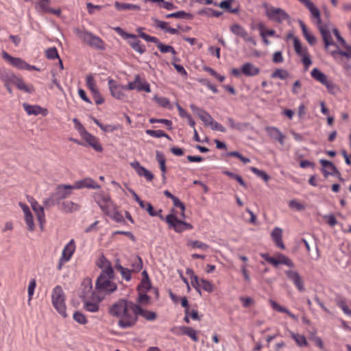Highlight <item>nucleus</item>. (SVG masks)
I'll list each match as a JSON object with an SVG mask.
<instances>
[{"label": "nucleus", "mask_w": 351, "mask_h": 351, "mask_svg": "<svg viewBox=\"0 0 351 351\" xmlns=\"http://www.w3.org/2000/svg\"><path fill=\"white\" fill-rule=\"evenodd\" d=\"M108 313L112 317L119 318L118 326L123 329L134 326L138 316L147 321H154L157 317L155 312L144 309L138 304L125 299H120L112 304L109 307Z\"/></svg>", "instance_id": "nucleus-1"}, {"label": "nucleus", "mask_w": 351, "mask_h": 351, "mask_svg": "<svg viewBox=\"0 0 351 351\" xmlns=\"http://www.w3.org/2000/svg\"><path fill=\"white\" fill-rule=\"evenodd\" d=\"M309 10L311 16L316 20L320 34L324 42L325 47L327 49L330 45H335L330 32L326 25L322 24L321 13L319 10L311 0H298Z\"/></svg>", "instance_id": "nucleus-2"}, {"label": "nucleus", "mask_w": 351, "mask_h": 351, "mask_svg": "<svg viewBox=\"0 0 351 351\" xmlns=\"http://www.w3.org/2000/svg\"><path fill=\"white\" fill-rule=\"evenodd\" d=\"M52 304L56 311L63 317H66L65 298L62 287L60 285L56 286L52 291L51 294Z\"/></svg>", "instance_id": "nucleus-3"}, {"label": "nucleus", "mask_w": 351, "mask_h": 351, "mask_svg": "<svg viewBox=\"0 0 351 351\" xmlns=\"http://www.w3.org/2000/svg\"><path fill=\"white\" fill-rule=\"evenodd\" d=\"M172 213L165 217V221L168 223L169 228L173 229L175 232L181 233L186 230H192L193 226L182 219H179L174 213V209L171 210Z\"/></svg>", "instance_id": "nucleus-4"}, {"label": "nucleus", "mask_w": 351, "mask_h": 351, "mask_svg": "<svg viewBox=\"0 0 351 351\" xmlns=\"http://www.w3.org/2000/svg\"><path fill=\"white\" fill-rule=\"evenodd\" d=\"M263 6L266 9V16L272 21L282 23L283 21H289L290 19L289 14L282 8L269 7L267 3H264Z\"/></svg>", "instance_id": "nucleus-5"}, {"label": "nucleus", "mask_w": 351, "mask_h": 351, "mask_svg": "<svg viewBox=\"0 0 351 351\" xmlns=\"http://www.w3.org/2000/svg\"><path fill=\"white\" fill-rule=\"evenodd\" d=\"M93 198L102 212L106 215H109L110 210L114 208V204H113L109 194L104 191L95 193Z\"/></svg>", "instance_id": "nucleus-6"}, {"label": "nucleus", "mask_w": 351, "mask_h": 351, "mask_svg": "<svg viewBox=\"0 0 351 351\" xmlns=\"http://www.w3.org/2000/svg\"><path fill=\"white\" fill-rule=\"evenodd\" d=\"M113 278H109L104 273H101L96 280V289L99 291H104L108 293L114 291L117 286L115 283L110 281V280Z\"/></svg>", "instance_id": "nucleus-7"}, {"label": "nucleus", "mask_w": 351, "mask_h": 351, "mask_svg": "<svg viewBox=\"0 0 351 351\" xmlns=\"http://www.w3.org/2000/svg\"><path fill=\"white\" fill-rule=\"evenodd\" d=\"M73 189H75L73 185H59L56 193L51 197V198L46 201V203H51V205L59 204L62 199L67 198L72 193V190Z\"/></svg>", "instance_id": "nucleus-8"}, {"label": "nucleus", "mask_w": 351, "mask_h": 351, "mask_svg": "<svg viewBox=\"0 0 351 351\" xmlns=\"http://www.w3.org/2000/svg\"><path fill=\"white\" fill-rule=\"evenodd\" d=\"M79 296L82 300L94 299L95 293L93 291L92 280L90 278H86L83 280L80 289Z\"/></svg>", "instance_id": "nucleus-9"}, {"label": "nucleus", "mask_w": 351, "mask_h": 351, "mask_svg": "<svg viewBox=\"0 0 351 351\" xmlns=\"http://www.w3.org/2000/svg\"><path fill=\"white\" fill-rule=\"evenodd\" d=\"M230 31L234 35L242 38L245 42L256 45V42L253 37L250 36L248 32L240 25L235 23L230 26Z\"/></svg>", "instance_id": "nucleus-10"}, {"label": "nucleus", "mask_w": 351, "mask_h": 351, "mask_svg": "<svg viewBox=\"0 0 351 351\" xmlns=\"http://www.w3.org/2000/svg\"><path fill=\"white\" fill-rule=\"evenodd\" d=\"M190 108L193 113L196 114L206 126H210L213 123V118L204 109L196 106L195 104H191Z\"/></svg>", "instance_id": "nucleus-11"}, {"label": "nucleus", "mask_w": 351, "mask_h": 351, "mask_svg": "<svg viewBox=\"0 0 351 351\" xmlns=\"http://www.w3.org/2000/svg\"><path fill=\"white\" fill-rule=\"evenodd\" d=\"M285 274L287 278L293 282L299 291L302 292L304 291V282L298 271L293 270H287Z\"/></svg>", "instance_id": "nucleus-12"}, {"label": "nucleus", "mask_w": 351, "mask_h": 351, "mask_svg": "<svg viewBox=\"0 0 351 351\" xmlns=\"http://www.w3.org/2000/svg\"><path fill=\"white\" fill-rule=\"evenodd\" d=\"M97 266L101 269V273H104L109 278H114V270L111 263L104 255H102L97 261Z\"/></svg>", "instance_id": "nucleus-13"}, {"label": "nucleus", "mask_w": 351, "mask_h": 351, "mask_svg": "<svg viewBox=\"0 0 351 351\" xmlns=\"http://www.w3.org/2000/svg\"><path fill=\"white\" fill-rule=\"evenodd\" d=\"M108 85L111 95L114 97L118 99L124 98L125 94L123 92V90H125L124 86L117 85L116 82L112 79L108 80Z\"/></svg>", "instance_id": "nucleus-14"}, {"label": "nucleus", "mask_w": 351, "mask_h": 351, "mask_svg": "<svg viewBox=\"0 0 351 351\" xmlns=\"http://www.w3.org/2000/svg\"><path fill=\"white\" fill-rule=\"evenodd\" d=\"M73 187L77 189L83 188L99 189H100V185L97 184L92 178H86L83 180L76 181L73 184Z\"/></svg>", "instance_id": "nucleus-15"}, {"label": "nucleus", "mask_w": 351, "mask_h": 351, "mask_svg": "<svg viewBox=\"0 0 351 351\" xmlns=\"http://www.w3.org/2000/svg\"><path fill=\"white\" fill-rule=\"evenodd\" d=\"M31 206L33 210L36 213L37 219L39 222L41 230H43V226L45 223L44 208L40 206L35 200L31 202Z\"/></svg>", "instance_id": "nucleus-16"}, {"label": "nucleus", "mask_w": 351, "mask_h": 351, "mask_svg": "<svg viewBox=\"0 0 351 351\" xmlns=\"http://www.w3.org/2000/svg\"><path fill=\"white\" fill-rule=\"evenodd\" d=\"M2 58L9 62L12 66L19 69H24V67H25L26 62L20 58L12 57L4 51L2 52Z\"/></svg>", "instance_id": "nucleus-17"}, {"label": "nucleus", "mask_w": 351, "mask_h": 351, "mask_svg": "<svg viewBox=\"0 0 351 351\" xmlns=\"http://www.w3.org/2000/svg\"><path fill=\"white\" fill-rule=\"evenodd\" d=\"M75 250V245L73 239H71L62 250L60 261H69Z\"/></svg>", "instance_id": "nucleus-18"}, {"label": "nucleus", "mask_w": 351, "mask_h": 351, "mask_svg": "<svg viewBox=\"0 0 351 351\" xmlns=\"http://www.w3.org/2000/svg\"><path fill=\"white\" fill-rule=\"evenodd\" d=\"M147 38L148 40H150V43H155L160 52L171 53L173 55H176L177 53L172 46L166 45L162 43L156 37H147Z\"/></svg>", "instance_id": "nucleus-19"}, {"label": "nucleus", "mask_w": 351, "mask_h": 351, "mask_svg": "<svg viewBox=\"0 0 351 351\" xmlns=\"http://www.w3.org/2000/svg\"><path fill=\"white\" fill-rule=\"evenodd\" d=\"M84 140L90 145L91 146L95 151L97 152H101L102 151V147L98 142V139L86 132L84 135L82 136Z\"/></svg>", "instance_id": "nucleus-20"}, {"label": "nucleus", "mask_w": 351, "mask_h": 351, "mask_svg": "<svg viewBox=\"0 0 351 351\" xmlns=\"http://www.w3.org/2000/svg\"><path fill=\"white\" fill-rule=\"evenodd\" d=\"M271 239L275 243L276 245L280 248L281 250H284L285 246L282 242V230L281 228L276 227L271 232Z\"/></svg>", "instance_id": "nucleus-21"}, {"label": "nucleus", "mask_w": 351, "mask_h": 351, "mask_svg": "<svg viewBox=\"0 0 351 351\" xmlns=\"http://www.w3.org/2000/svg\"><path fill=\"white\" fill-rule=\"evenodd\" d=\"M266 131L271 138L278 141L282 145H283L285 136L277 128L267 127L266 128Z\"/></svg>", "instance_id": "nucleus-22"}, {"label": "nucleus", "mask_w": 351, "mask_h": 351, "mask_svg": "<svg viewBox=\"0 0 351 351\" xmlns=\"http://www.w3.org/2000/svg\"><path fill=\"white\" fill-rule=\"evenodd\" d=\"M241 72L247 77L255 76L260 73V69L250 62L243 64Z\"/></svg>", "instance_id": "nucleus-23"}, {"label": "nucleus", "mask_w": 351, "mask_h": 351, "mask_svg": "<svg viewBox=\"0 0 351 351\" xmlns=\"http://www.w3.org/2000/svg\"><path fill=\"white\" fill-rule=\"evenodd\" d=\"M23 106L25 112L29 115L30 114L38 115L41 112H43V115H46L47 112V109H43V108H41L39 106H36V105L32 106L28 104L24 103L23 104Z\"/></svg>", "instance_id": "nucleus-24"}, {"label": "nucleus", "mask_w": 351, "mask_h": 351, "mask_svg": "<svg viewBox=\"0 0 351 351\" xmlns=\"http://www.w3.org/2000/svg\"><path fill=\"white\" fill-rule=\"evenodd\" d=\"M81 206L78 204L74 203L71 201H66L62 203L61 210L64 213H71L79 210Z\"/></svg>", "instance_id": "nucleus-25"}, {"label": "nucleus", "mask_w": 351, "mask_h": 351, "mask_svg": "<svg viewBox=\"0 0 351 351\" xmlns=\"http://www.w3.org/2000/svg\"><path fill=\"white\" fill-rule=\"evenodd\" d=\"M197 14L199 16H206L208 17H219L223 14V12L210 8H204L198 10Z\"/></svg>", "instance_id": "nucleus-26"}, {"label": "nucleus", "mask_w": 351, "mask_h": 351, "mask_svg": "<svg viewBox=\"0 0 351 351\" xmlns=\"http://www.w3.org/2000/svg\"><path fill=\"white\" fill-rule=\"evenodd\" d=\"M156 159L159 164L160 169L162 171V177L163 180L165 181L166 180L165 173H166V171H167L166 165H165L166 159H165V155L162 152H160L159 151H156Z\"/></svg>", "instance_id": "nucleus-27"}, {"label": "nucleus", "mask_w": 351, "mask_h": 351, "mask_svg": "<svg viewBox=\"0 0 351 351\" xmlns=\"http://www.w3.org/2000/svg\"><path fill=\"white\" fill-rule=\"evenodd\" d=\"M76 34L79 36V38L82 40V41L86 43V45L90 46L92 40H93V38L95 35L93 34L92 33L87 32L86 30H80L77 29L75 31Z\"/></svg>", "instance_id": "nucleus-28"}, {"label": "nucleus", "mask_w": 351, "mask_h": 351, "mask_svg": "<svg viewBox=\"0 0 351 351\" xmlns=\"http://www.w3.org/2000/svg\"><path fill=\"white\" fill-rule=\"evenodd\" d=\"M227 122L229 125V127L231 129L237 130L239 131H243V130L247 129L250 125V123H240V122L237 123L231 117L227 118Z\"/></svg>", "instance_id": "nucleus-29"}, {"label": "nucleus", "mask_w": 351, "mask_h": 351, "mask_svg": "<svg viewBox=\"0 0 351 351\" xmlns=\"http://www.w3.org/2000/svg\"><path fill=\"white\" fill-rule=\"evenodd\" d=\"M337 47V50L331 51V55L332 56H335V55L339 54L341 56H344L347 58H351V46L346 43L343 47L346 49L345 51L341 50L339 49V47L335 43V45Z\"/></svg>", "instance_id": "nucleus-30"}, {"label": "nucleus", "mask_w": 351, "mask_h": 351, "mask_svg": "<svg viewBox=\"0 0 351 351\" xmlns=\"http://www.w3.org/2000/svg\"><path fill=\"white\" fill-rule=\"evenodd\" d=\"M165 17L167 19L176 18V19L191 20L193 19V15L191 13H188L183 10H180V11H178L176 12L167 14Z\"/></svg>", "instance_id": "nucleus-31"}, {"label": "nucleus", "mask_w": 351, "mask_h": 351, "mask_svg": "<svg viewBox=\"0 0 351 351\" xmlns=\"http://www.w3.org/2000/svg\"><path fill=\"white\" fill-rule=\"evenodd\" d=\"M114 7L118 10H139L141 9L140 6L138 5L127 3H120L119 1H115Z\"/></svg>", "instance_id": "nucleus-32"}, {"label": "nucleus", "mask_w": 351, "mask_h": 351, "mask_svg": "<svg viewBox=\"0 0 351 351\" xmlns=\"http://www.w3.org/2000/svg\"><path fill=\"white\" fill-rule=\"evenodd\" d=\"M337 305L340 307L343 313L346 315H351V310L349 309L346 304V300L339 295H337L335 299Z\"/></svg>", "instance_id": "nucleus-33"}, {"label": "nucleus", "mask_w": 351, "mask_h": 351, "mask_svg": "<svg viewBox=\"0 0 351 351\" xmlns=\"http://www.w3.org/2000/svg\"><path fill=\"white\" fill-rule=\"evenodd\" d=\"M293 47L295 53L300 56H304V53H308L307 48L302 47L300 40L297 37L293 39Z\"/></svg>", "instance_id": "nucleus-34"}, {"label": "nucleus", "mask_w": 351, "mask_h": 351, "mask_svg": "<svg viewBox=\"0 0 351 351\" xmlns=\"http://www.w3.org/2000/svg\"><path fill=\"white\" fill-rule=\"evenodd\" d=\"M311 76L315 80L319 82L321 84H324L328 80L327 76L322 72H321L318 69L314 68L311 71Z\"/></svg>", "instance_id": "nucleus-35"}, {"label": "nucleus", "mask_w": 351, "mask_h": 351, "mask_svg": "<svg viewBox=\"0 0 351 351\" xmlns=\"http://www.w3.org/2000/svg\"><path fill=\"white\" fill-rule=\"evenodd\" d=\"M115 268L117 271H119L123 278H124L125 280L129 281L131 279V270L129 269L123 267L122 265H121L119 263V261H117Z\"/></svg>", "instance_id": "nucleus-36"}, {"label": "nucleus", "mask_w": 351, "mask_h": 351, "mask_svg": "<svg viewBox=\"0 0 351 351\" xmlns=\"http://www.w3.org/2000/svg\"><path fill=\"white\" fill-rule=\"evenodd\" d=\"M13 84H15L19 90H24L28 93H32L34 90L33 87H28L21 79L18 78L16 76Z\"/></svg>", "instance_id": "nucleus-37"}, {"label": "nucleus", "mask_w": 351, "mask_h": 351, "mask_svg": "<svg viewBox=\"0 0 351 351\" xmlns=\"http://www.w3.org/2000/svg\"><path fill=\"white\" fill-rule=\"evenodd\" d=\"M215 6H218L221 9L226 10L228 12L232 13V14H238L239 12V8H231V3L226 1V0L221 1L220 3L217 2V5H215Z\"/></svg>", "instance_id": "nucleus-38"}, {"label": "nucleus", "mask_w": 351, "mask_h": 351, "mask_svg": "<svg viewBox=\"0 0 351 351\" xmlns=\"http://www.w3.org/2000/svg\"><path fill=\"white\" fill-rule=\"evenodd\" d=\"M181 330L184 335L191 337L195 342H197L199 341L197 336V331L193 328L188 326H182L181 328Z\"/></svg>", "instance_id": "nucleus-39"}, {"label": "nucleus", "mask_w": 351, "mask_h": 351, "mask_svg": "<svg viewBox=\"0 0 351 351\" xmlns=\"http://www.w3.org/2000/svg\"><path fill=\"white\" fill-rule=\"evenodd\" d=\"M84 302V308L89 312L95 313L99 311L98 302H92L88 300H82Z\"/></svg>", "instance_id": "nucleus-40"}, {"label": "nucleus", "mask_w": 351, "mask_h": 351, "mask_svg": "<svg viewBox=\"0 0 351 351\" xmlns=\"http://www.w3.org/2000/svg\"><path fill=\"white\" fill-rule=\"evenodd\" d=\"M16 76L13 74L8 73L5 71L0 73V79L3 82L4 85L8 84H13Z\"/></svg>", "instance_id": "nucleus-41"}, {"label": "nucleus", "mask_w": 351, "mask_h": 351, "mask_svg": "<svg viewBox=\"0 0 351 351\" xmlns=\"http://www.w3.org/2000/svg\"><path fill=\"white\" fill-rule=\"evenodd\" d=\"M90 47L99 50L105 49L104 42L97 36H95L93 40H92L91 45Z\"/></svg>", "instance_id": "nucleus-42"}, {"label": "nucleus", "mask_w": 351, "mask_h": 351, "mask_svg": "<svg viewBox=\"0 0 351 351\" xmlns=\"http://www.w3.org/2000/svg\"><path fill=\"white\" fill-rule=\"evenodd\" d=\"M291 337L295 341L296 343L301 347L307 346V341L304 335L299 334L291 333Z\"/></svg>", "instance_id": "nucleus-43"}, {"label": "nucleus", "mask_w": 351, "mask_h": 351, "mask_svg": "<svg viewBox=\"0 0 351 351\" xmlns=\"http://www.w3.org/2000/svg\"><path fill=\"white\" fill-rule=\"evenodd\" d=\"M86 82L92 94L99 91L97 88L94 77L92 75H90L86 77Z\"/></svg>", "instance_id": "nucleus-44"}, {"label": "nucleus", "mask_w": 351, "mask_h": 351, "mask_svg": "<svg viewBox=\"0 0 351 351\" xmlns=\"http://www.w3.org/2000/svg\"><path fill=\"white\" fill-rule=\"evenodd\" d=\"M188 246H191L192 248H199L204 250H207L209 246L199 241H192L189 240L187 243Z\"/></svg>", "instance_id": "nucleus-45"}, {"label": "nucleus", "mask_w": 351, "mask_h": 351, "mask_svg": "<svg viewBox=\"0 0 351 351\" xmlns=\"http://www.w3.org/2000/svg\"><path fill=\"white\" fill-rule=\"evenodd\" d=\"M132 271L138 272L143 267V261L138 256H136L132 263Z\"/></svg>", "instance_id": "nucleus-46"}, {"label": "nucleus", "mask_w": 351, "mask_h": 351, "mask_svg": "<svg viewBox=\"0 0 351 351\" xmlns=\"http://www.w3.org/2000/svg\"><path fill=\"white\" fill-rule=\"evenodd\" d=\"M289 73L287 70L278 69L272 74L271 77L274 78H279L280 80H285L287 78Z\"/></svg>", "instance_id": "nucleus-47"}, {"label": "nucleus", "mask_w": 351, "mask_h": 351, "mask_svg": "<svg viewBox=\"0 0 351 351\" xmlns=\"http://www.w3.org/2000/svg\"><path fill=\"white\" fill-rule=\"evenodd\" d=\"M150 288L151 282L149 279L142 278L141 284L138 286V291L145 293L149 291Z\"/></svg>", "instance_id": "nucleus-48"}, {"label": "nucleus", "mask_w": 351, "mask_h": 351, "mask_svg": "<svg viewBox=\"0 0 351 351\" xmlns=\"http://www.w3.org/2000/svg\"><path fill=\"white\" fill-rule=\"evenodd\" d=\"M252 172L255 173L257 176L262 178L265 182H267L270 179V176L265 171L260 170L254 167H250Z\"/></svg>", "instance_id": "nucleus-49"}, {"label": "nucleus", "mask_w": 351, "mask_h": 351, "mask_svg": "<svg viewBox=\"0 0 351 351\" xmlns=\"http://www.w3.org/2000/svg\"><path fill=\"white\" fill-rule=\"evenodd\" d=\"M73 318L76 322L80 324L84 325L87 323V319L86 316L80 311H75L73 313Z\"/></svg>", "instance_id": "nucleus-50"}, {"label": "nucleus", "mask_w": 351, "mask_h": 351, "mask_svg": "<svg viewBox=\"0 0 351 351\" xmlns=\"http://www.w3.org/2000/svg\"><path fill=\"white\" fill-rule=\"evenodd\" d=\"M137 174L139 176H143L145 178V179L147 181H152L154 179V175L153 173L149 171L148 169H145L144 167H143L138 172Z\"/></svg>", "instance_id": "nucleus-51"}, {"label": "nucleus", "mask_w": 351, "mask_h": 351, "mask_svg": "<svg viewBox=\"0 0 351 351\" xmlns=\"http://www.w3.org/2000/svg\"><path fill=\"white\" fill-rule=\"evenodd\" d=\"M278 261L279 262V265L283 264L290 267H294V263H293V261L284 254H279Z\"/></svg>", "instance_id": "nucleus-52"}, {"label": "nucleus", "mask_w": 351, "mask_h": 351, "mask_svg": "<svg viewBox=\"0 0 351 351\" xmlns=\"http://www.w3.org/2000/svg\"><path fill=\"white\" fill-rule=\"evenodd\" d=\"M36 286V280L32 279L29 283L28 288H27V292H28V304H30V302L32 299V296L34 293V289Z\"/></svg>", "instance_id": "nucleus-53"}, {"label": "nucleus", "mask_w": 351, "mask_h": 351, "mask_svg": "<svg viewBox=\"0 0 351 351\" xmlns=\"http://www.w3.org/2000/svg\"><path fill=\"white\" fill-rule=\"evenodd\" d=\"M46 57L49 60L59 58V55L56 47H51L46 50Z\"/></svg>", "instance_id": "nucleus-54"}, {"label": "nucleus", "mask_w": 351, "mask_h": 351, "mask_svg": "<svg viewBox=\"0 0 351 351\" xmlns=\"http://www.w3.org/2000/svg\"><path fill=\"white\" fill-rule=\"evenodd\" d=\"M191 282L192 286L195 289V290L199 293V295H202L201 292V279L199 280L197 276H193L191 279Z\"/></svg>", "instance_id": "nucleus-55"}, {"label": "nucleus", "mask_w": 351, "mask_h": 351, "mask_svg": "<svg viewBox=\"0 0 351 351\" xmlns=\"http://www.w3.org/2000/svg\"><path fill=\"white\" fill-rule=\"evenodd\" d=\"M201 287L206 291L211 293L213 291V285L210 282L205 279H201Z\"/></svg>", "instance_id": "nucleus-56"}, {"label": "nucleus", "mask_w": 351, "mask_h": 351, "mask_svg": "<svg viewBox=\"0 0 351 351\" xmlns=\"http://www.w3.org/2000/svg\"><path fill=\"white\" fill-rule=\"evenodd\" d=\"M136 90L138 91L144 90L147 93H150V86L148 82L146 81L141 82V80H139V82L138 83V85L136 86Z\"/></svg>", "instance_id": "nucleus-57"}, {"label": "nucleus", "mask_w": 351, "mask_h": 351, "mask_svg": "<svg viewBox=\"0 0 351 351\" xmlns=\"http://www.w3.org/2000/svg\"><path fill=\"white\" fill-rule=\"evenodd\" d=\"M131 47L140 54H143L146 51L145 46L144 45H142L141 43V41L136 42L135 43H131Z\"/></svg>", "instance_id": "nucleus-58"}, {"label": "nucleus", "mask_w": 351, "mask_h": 351, "mask_svg": "<svg viewBox=\"0 0 351 351\" xmlns=\"http://www.w3.org/2000/svg\"><path fill=\"white\" fill-rule=\"evenodd\" d=\"M149 122L151 123H164L167 126L169 127V129L171 128L172 122H171V121L168 120V119L151 118L149 119Z\"/></svg>", "instance_id": "nucleus-59"}, {"label": "nucleus", "mask_w": 351, "mask_h": 351, "mask_svg": "<svg viewBox=\"0 0 351 351\" xmlns=\"http://www.w3.org/2000/svg\"><path fill=\"white\" fill-rule=\"evenodd\" d=\"M140 80V75H136L135 76L134 80L133 82H130L128 84L127 86H124L125 90H134L136 89V86Z\"/></svg>", "instance_id": "nucleus-60"}, {"label": "nucleus", "mask_w": 351, "mask_h": 351, "mask_svg": "<svg viewBox=\"0 0 351 351\" xmlns=\"http://www.w3.org/2000/svg\"><path fill=\"white\" fill-rule=\"evenodd\" d=\"M73 122L75 124L76 130L79 132L81 136L84 135L87 132L77 119L74 118L73 119Z\"/></svg>", "instance_id": "nucleus-61"}, {"label": "nucleus", "mask_w": 351, "mask_h": 351, "mask_svg": "<svg viewBox=\"0 0 351 351\" xmlns=\"http://www.w3.org/2000/svg\"><path fill=\"white\" fill-rule=\"evenodd\" d=\"M25 221L27 226L28 230L31 232L34 231L35 226L32 215L25 216Z\"/></svg>", "instance_id": "nucleus-62"}, {"label": "nucleus", "mask_w": 351, "mask_h": 351, "mask_svg": "<svg viewBox=\"0 0 351 351\" xmlns=\"http://www.w3.org/2000/svg\"><path fill=\"white\" fill-rule=\"evenodd\" d=\"M303 36L311 45H314L316 43L317 39L315 36L311 34L308 31L302 33Z\"/></svg>", "instance_id": "nucleus-63"}, {"label": "nucleus", "mask_w": 351, "mask_h": 351, "mask_svg": "<svg viewBox=\"0 0 351 351\" xmlns=\"http://www.w3.org/2000/svg\"><path fill=\"white\" fill-rule=\"evenodd\" d=\"M154 99L162 107L167 108L169 105V101L166 97L154 96Z\"/></svg>", "instance_id": "nucleus-64"}]
</instances>
